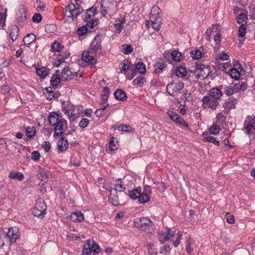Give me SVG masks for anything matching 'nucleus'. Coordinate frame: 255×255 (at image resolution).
<instances>
[{
	"label": "nucleus",
	"instance_id": "obj_25",
	"mask_svg": "<svg viewBox=\"0 0 255 255\" xmlns=\"http://www.w3.org/2000/svg\"><path fill=\"white\" fill-rule=\"evenodd\" d=\"M209 95L211 98L218 100L220 99L223 94L218 88H213L210 91Z\"/></svg>",
	"mask_w": 255,
	"mask_h": 255
},
{
	"label": "nucleus",
	"instance_id": "obj_36",
	"mask_svg": "<svg viewBox=\"0 0 255 255\" xmlns=\"http://www.w3.org/2000/svg\"><path fill=\"white\" fill-rule=\"evenodd\" d=\"M36 72L37 74L42 79L44 78L48 74V71L45 67L37 68Z\"/></svg>",
	"mask_w": 255,
	"mask_h": 255
},
{
	"label": "nucleus",
	"instance_id": "obj_58",
	"mask_svg": "<svg viewBox=\"0 0 255 255\" xmlns=\"http://www.w3.org/2000/svg\"><path fill=\"white\" fill-rule=\"evenodd\" d=\"M215 32L216 34L214 35V40L217 44H219L221 42V34L217 29Z\"/></svg>",
	"mask_w": 255,
	"mask_h": 255
},
{
	"label": "nucleus",
	"instance_id": "obj_22",
	"mask_svg": "<svg viewBox=\"0 0 255 255\" xmlns=\"http://www.w3.org/2000/svg\"><path fill=\"white\" fill-rule=\"evenodd\" d=\"M58 70H56L55 74L51 78L50 83L53 88H57L60 81H62L61 77L58 74Z\"/></svg>",
	"mask_w": 255,
	"mask_h": 255
},
{
	"label": "nucleus",
	"instance_id": "obj_49",
	"mask_svg": "<svg viewBox=\"0 0 255 255\" xmlns=\"http://www.w3.org/2000/svg\"><path fill=\"white\" fill-rule=\"evenodd\" d=\"M118 129L123 131L129 132L132 131V128L130 126L128 125H120L118 127Z\"/></svg>",
	"mask_w": 255,
	"mask_h": 255
},
{
	"label": "nucleus",
	"instance_id": "obj_21",
	"mask_svg": "<svg viewBox=\"0 0 255 255\" xmlns=\"http://www.w3.org/2000/svg\"><path fill=\"white\" fill-rule=\"evenodd\" d=\"M38 178L41 180L39 184L44 185L45 183L48 180V176L47 171L43 169L40 168L38 170Z\"/></svg>",
	"mask_w": 255,
	"mask_h": 255
},
{
	"label": "nucleus",
	"instance_id": "obj_38",
	"mask_svg": "<svg viewBox=\"0 0 255 255\" xmlns=\"http://www.w3.org/2000/svg\"><path fill=\"white\" fill-rule=\"evenodd\" d=\"M91 242L90 240L87 241V243L84 246V249L82 251V255H90L92 253L91 248Z\"/></svg>",
	"mask_w": 255,
	"mask_h": 255
},
{
	"label": "nucleus",
	"instance_id": "obj_60",
	"mask_svg": "<svg viewBox=\"0 0 255 255\" xmlns=\"http://www.w3.org/2000/svg\"><path fill=\"white\" fill-rule=\"evenodd\" d=\"M42 20V16L39 13H35L32 17V21L35 23H39Z\"/></svg>",
	"mask_w": 255,
	"mask_h": 255
},
{
	"label": "nucleus",
	"instance_id": "obj_6",
	"mask_svg": "<svg viewBox=\"0 0 255 255\" xmlns=\"http://www.w3.org/2000/svg\"><path fill=\"white\" fill-rule=\"evenodd\" d=\"M195 65V71L197 70L199 72V74L196 75V77L198 79L207 78L211 72L210 67L209 65L197 62H196Z\"/></svg>",
	"mask_w": 255,
	"mask_h": 255
},
{
	"label": "nucleus",
	"instance_id": "obj_42",
	"mask_svg": "<svg viewBox=\"0 0 255 255\" xmlns=\"http://www.w3.org/2000/svg\"><path fill=\"white\" fill-rule=\"evenodd\" d=\"M110 89L108 87H104L102 94V98L104 102H106L109 97Z\"/></svg>",
	"mask_w": 255,
	"mask_h": 255
},
{
	"label": "nucleus",
	"instance_id": "obj_1",
	"mask_svg": "<svg viewBox=\"0 0 255 255\" xmlns=\"http://www.w3.org/2000/svg\"><path fill=\"white\" fill-rule=\"evenodd\" d=\"M48 122L51 126H54V136L63 134V127L67 122L61 114L55 112L50 113L48 116Z\"/></svg>",
	"mask_w": 255,
	"mask_h": 255
},
{
	"label": "nucleus",
	"instance_id": "obj_62",
	"mask_svg": "<svg viewBox=\"0 0 255 255\" xmlns=\"http://www.w3.org/2000/svg\"><path fill=\"white\" fill-rule=\"evenodd\" d=\"M40 157V154L38 151H33L31 153V158L34 161H37Z\"/></svg>",
	"mask_w": 255,
	"mask_h": 255
},
{
	"label": "nucleus",
	"instance_id": "obj_56",
	"mask_svg": "<svg viewBox=\"0 0 255 255\" xmlns=\"http://www.w3.org/2000/svg\"><path fill=\"white\" fill-rule=\"evenodd\" d=\"M205 139L206 141L212 142L216 145H219V142L218 140H217L214 136H208L205 137Z\"/></svg>",
	"mask_w": 255,
	"mask_h": 255
},
{
	"label": "nucleus",
	"instance_id": "obj_39",
	"mask_svg": "<svg viewBox=\"0 0 255 255\" xmlns=\"http://www.w3.org/2000/svg\"><path fill=\"white\" fill-rule=\"evenodd\" d=\"M171 56L173 60L176 62L180 61L182 57L181 53L177 50L172 51L171 53Z\"/></svg>",
	"mask_w": 255,
	"mask_h": 255
},
{
	"label": "nucleus",
	"instance_id": "obj_27",
	"mask_svg": "<svg viewBox=\"0 0 255 255\" xmlns=\"http://www.w3.org/2000/svg\"><path fill=\"white\" fill-rule=\"evenodd\" d=\"M61 79L62 81H67L72 78V72L68 68H64L61 73Z\"/></svg>",
	"mask_w": 255,
	"mask_h": 255
},
{
	"label": "nucleus",
	"instance_id": "obj_12",
	"mask_svg": "<svg viewBox=\"0 0 255 255\" xmlns=\"http://www.w3.org/2000/svg\"><path fill=\"white\" fill-rule=\"evenodd\" d=\"M237 102V99H235L225 102L223 105V108H224L223 112L228 115L231 109H235Z\"/></svg>",
	"mask_w": 255,
	"mask_h": 255
},
{
	"label": "nucleus",
	"instance_id": "obj_40",
	"mask_svg": "<svg viewBox=\"0 0 255 255\" xmlns=\"http://www.w3.org/2000/svg\"><path fill=\"white\" fill-rule=\"evenodd\" d=\"M63 48V46L57 41H55L51 46V49L53 52H59Z\"/></svg>",
	"mask_w": 255,
	"mask_h": 255
},
{
	"label": "nucleus",
	"instance_id": "obj_8",
	"mask_svg": "<svg viewBox=\"0 0 255 255\" xmlns=\"http://www.w3.org/2000/svg\"><path fill=\"white\" fill-rule=\"evenodd\" d=\"M203 106L205 107L208 106L212 110H215L219 105L218 100L211 98L210 96H204L202 100Z\"/></svg>",
	"mask_w": 255,
	"mask_h": 255
},
{
	"label": "nucleus",
	"instance_id": "obj_57",
	"mask_svg": "<svg viewBox=\"0 0 255 255\" xmlns=\"http://www.w3.org/2000/svg\"><path fill=\"white\" fill-rule=\"evenodd\" d=\"M175 123L178 125H180L182 126H183L185 127H188V124L186 123L185 121L181 118L180 116L177 118V119L176 120Z\"/></svg>",
	"mask_w": 255,
	"mask_h": 255
},
{
	"label": "nucleus",
	"instance_id": "obj_20",
	"mask_svg": "<svg viewBox=\"0 0 255 255\" xmlns=\"http://www.w3.org/2000/svg\"><path fill=\"white\" fill-rule=\"evenodd\" d=\"M125 179L122 181L121 179L116 180V183L115 185V188H112L111 190H115L117 192H119L123 194L124 191L126 189V187L124 185Z\"/></svg>",
	"mask_w": 255,
	"mask_h": 255
},
{
	"label": "nucleus",
	"instance_id": "obj_37",
	"mask_svg": "<svg viewBox=\"0 0 255 255\" xmlns=\"http://www.w3.org/2000/svg\"><path fill=\"white\" fill-rule=\"evenodd\" d=\"M134 69H135L141 74H144L146 71L145 66L143 62H138L134 65Z\"/></svg>",
	"mask_w": 255,
	"mask_h": 255
},
{
	"label": "nucleus",
	"instance_id": "obj_18",
	"mask_svg": "<svg viewBox=\"0 0 255 255\" xmlns=\"http://www.w3.org/2000/svg\"><path fill=\"white\" fill-rule=\"evenodd\" d=\"M244 124L246 133L250 135L251 134H255V126H254V124H252L250 121L247 122V121L246 120Z\"/></svg>",
	"mask_w": 255,
	"mask_h": 255
},
{
	"label": "nucleus",
	"instance_id": "obj_44",
	"mask_svg": "<svg viewBox=\"0 0 255 255\" xmlns=\"http://www.w3.org/2000/svg\"><path fill=\"white\" fill-rule=\"evenodd\" d=\"M236 91L235 87L232 86H228L225 88L224 93L228 96L232 95Z\"/></svg>",
	"mask_w": 255,
	"mask_h": 255
},
{
	"label": "nucleus",
	"instance_id": "obj_32",
	"mask_svg": "<svg viewBox=\"0 0 255 255\" xmlns=\"http://www.w3.org/2000/svg\"><path fill=\"white\" fill-rule=\"evenodd\" d=\"M229 74L232 78L235 80L239 79L241 75L239 70H238L235 67L229 70Z\"/></svg>",
	"mask_w": 255,
	"mask_h": 255
},
{
	"label": "nucleus",
	"instance_id": "obj_10",
	"mask_svg": "<svg viewBox=\"0 0 255 255\" xmlns=\"http://www.w3.org/2000/svg\"><path fill=\"white\" fill-rule=\"evenodd\" d=\"M128 189V192H124L123 195L125 196L128 195L131 199H138L139 202V198L141 196V189L140 187L136 189H133L130 190Z\"/></svg>",
	"mask_w": 255,
	"mask_h": 255
},
{
	"label": "nucleus",
	"instance_id": "obj_19",
	"mask_svg": "<svg viewBox=\"0 0 255 255\" xmlns=\"http://www.w3.org/2000/svg\"><path fill=\"white\" fill-rule=\"evenodd\" d=\"M84 219L83 214L80 211L73 212L70 216V220L74 222H81Z\"/></svg>",
	"mask_w": 255,
	"mask_h": 255
},
{
	"label": "nucleus",
	"instance_id": "obj_48",
	"mask_svg": "<svg viewBox=\"0 0 255 255\" xmlns=\"http://www.w3.org/2000/svg\"><path fill=\"white\" fill-rule=\"evenodd\" d=\"M220 128L217 125L213 124L209 128L210 133L212 134H216L219 133Z\"/></svg>",
	"mask_w": 255,
	"mask_h": 255
},
{
	"label": "nucleus",
	"instance_id": "obj_43",
	"mask_svg": "<svg viewBox=\"0 0 255 255\" xmlns=\"http://www.w3.org/2000/svg\"><path fill=\"white\" fill-rule=\"evenodd\" d=\"M122 48V52L125 54H129L133 51V49L130 45H128L127 44H123Z\"/></svg>",
	"mask_w": 255,
	"mask_h": 255
},
{
	"label": "nucleus",
	"instance_id": "obj_61",
	"mask_svg": "<svg viewBox=\"0 0 255 255\" xmlns=\"http://www.w3.org/2000/svg\"><path fill=\"white\" fill-rule=\"evenodd\" d=\"M109 148L112 151H114L117 149V147L115 143V139L114 137L111 138L109 142Z\"/></svg>",
	"mask_w": 255,
	"mask_h": 255
},
{
	"label": "nucleus",
	"instance_id": "obj_33",
	"mask_svg": "<svg viewBox=\"0 0 255 255\" xmlns=\"http://www.w3.org/2000/svg\"><path fill=\"white\" fill-rule=\"evenodd\" d=\"M175 74L178 77L183 78L187 74V70L185 67L180 66L176 68Z\"/></svg>",
	"mask_w": 255,
	"mask_h": 255
},
{
	"label": "nucleus",
	"instance_id": "obj_52",
	"mask_svg": "<svg viewBox=\"0 0 255 255\" xmlns=\"http://www.w3.org/2000/svg\"><path fill=\"white\" fill-rule=\"evenodd\" d=\"M91 248L92 253L94 254H97L100 252L99 246L95 242H93L92 244H91Z\"/></svg>",
	"mask_w": 255,
	"mask_h": 255
},
{
	"label": "nucleus",
	"instance_id": "obj_30",
	"mask_svg": "<svg viewBox=\"0 0 255 255\" xmlns=\"http://www.w3.org/2000/svg\"><path fill=\"white\" fill-rule=\"evenodd\" d=\"M36 36L32 33L27 34L23 38V41L25 45H29L35 41Z\"/></svg>",
	"mask_w": 255,
	"mask_h": 255
},
{
	"label": "nucleus",
	"instance_id": "obj_50",
	"mask_svg": "<svg viewBox=\"0 0 255 255\" xmlns=\"http://www.w3.org/2000/svg\"><path fill=\"white\" fill-rule=\"evenodd\" d=\"M35 128L34 127H28L26 128V134L28 137H32L35 134Z\"/></svg>",
	"mask_w": 255,
	"mask_h": 255
},
{
	"label": "nucleus",
	"instance_id": "obj_16",
	"mask_svg": "<svg viewBox=\"0 0 255 255\" xmlns=\"http://www.w3.org/2000/svg\"><path fill=\"white\" fill-rule=\"evenodd\" d=\"M109 199L110 202L114 206H118L120 204V199L118 197V192L115 190H111Z\"/></svg>",
	"mask_w": 255,
	"mask_h": 255
},
{
	"label": "nucleus",
	"instance_id": "obj_53",
	"mask_svg": "<svg viewBox=\"0 0 255 255\" xmlns=\"http://www.w3.org/2000/svg\"><path fill=\"white\" fill-rule=\"evenodd\" d=\"M167 114L170 117V119L174 121L175 123L176 122V120L177 119V118L179 117V115L175 113L173 111H168Z\"/></svg>",
	"mask_w": 255,
	"mask_h": 255
},
{
	"label": "nucleus",
	"instance_id": "obj_41",
	"mask_svg": "<svg viewBox=\"0 0 255 255\" xmlns=\"http://www.w3.org/2000/svg\"><path fill=\"white\" fill-rule=\"evenodd\" d=\"M155 71L156 73H159L163 70L165 67V64L162 62H157L154 65Z\"/></svg>",
	"mask_w": 255,
	"mask_h": 255
},
{
	"label": "nucleus",
	"instance_id": "obj_11",
	"mask_svg": "<svg viewBox=\"0 0 255 255\" xmlns=\"http://www.w3.org/2000/svg\"><path fill=\"white\" fill-rule=\"evenodd\" d=\"M151 194L150 186L146 185L144 187L143 192H141V196L139 198L140 203H145L150 200V196Z\"/></svg>",
	"mask_w": 255,
	"mask_h": 255
},
{
	"label": "nucleus",
	"instance_id": "obj_28",
	"mask_svg": "<svg viewBox=\"0 0 255 255\" xmlns=\"http://www.w3.org/2000/svg\"><path fill=\"white\" fill-rule=\"evenodd\" d=\"M114 96L116 99L120 101H125L127 98L126 93L121 89L117 90L114 93Z\"/></svg>",
	"mask_w": 255,
	"mask_h": 255
},
{
	"label": "nucleus",
	"instance_id": "obj_54",
	"mask_svg": "<svg viewBox=\"0 0 255 255\" xmlns=\"http://www.w3.org/2000/svg\"><path fill=\"white\" fill-rule=\"evenodd\" d=\"M250 16L252 19H255V4H252L249 7Z\"/></svg>",
	"mask_w": 255,
	"mask_h": 255
},
{
	"label": "nucleus",
	"instance_id": "obj_26",
	"mask_svg": "<svg viewBox=\"0 0 255 255\" xmlns=\"http://www.w3.org/2000/svg\"><path fill=\"white\" fill-rule=\"evenodd\" d=\"M68 146V141L64 137L61 138L58 142V150L60 152L66 150Z\"/></svg>",
	"mask_w": 255,
	"mask_h": 255
},
{
	"label": "nucleus",
	"instance_id": "obj_59",
	"mask_svg": "<svg viewBox=\"0 0 255 255\" xmlns=\"http://www.w3.org/2000/svg\"><path fill=\"white\" fill-rule=\"evenodd\" d=\"M89 121L86 118L82 119L79 123V127L82 128H84L88 126Z\"/></svg>",
	"mask_w": 255,
	"mask_h": 255
},
{
	"label": "nucleus",
	"instance_id": "obj_29",
	"mask_svg": "<svg viewBox=\"0 0 255 255\" xmlns=\"http://www.w3.org/2000/svg\"><path fill=\"white\" fill-rule=\"evenodd\" d=\"M87 26L90 27L91 28L93 27V23L89 22L87 23L86 26H82L78 28L77 33L79 35L82 36L86 34L88 31V28Z\"/></svg>",
	"mask_w": 255,
	"mask_h": 255
},
{
	"label": "nucleus",
	"instance_id": "obj_7",
	"mask_svg": "<svg viewBox=\"0 0 255 255\" xmlns=\"http://www.w3.org/2000/svg\"><path fill=\"white\" fill-rule=\"evenodd\" d=\"M184 86L182 82L174 83L172 82L168 84L166 87V91L168 94L172 96H176L177 93L181 90Z\"/></svg>",
	"mask_w": 255,
	"mask_h": 255
},
{
	"label": "nucleus",
	"instance_id": "obj_35",
	"mask_svg": "<svg viewBox=\"0 0 255 255\" xmlns=\"http://www.w3.org/2000/svg\"><path fill=\"white\" fill-rule=\"evenodd\" d=\"M9 177L13 179H16L18 181H22L24 179V175L21 172H11L9 173Z\"/></svg>",
	"mask_w": 255,
	"mask_h": 255
},
{
	"label": "nucleus",
	"instance_id": "obj_64",
	"mask_svg": "<svg viewBox=\"0 0 255 255\" xmlns=\"http://www.w3.org/2000/svg\"><path fill=\"white\" fill-rule=\"evenodd\" d=\"M42 147L44 148L45 151L47 152L50 150L51 147L50 143L49 141H45L42 144Z\"/></svg>",
	"mask_w": 255,
	"mask_h": 255
},
{
	"label": "nucleus",
	"instance_id": "obj_55",
	"mask_svg": "<svg viewBox=\"0 0 255 255\" xmlns=\"http://www.w3.org/2000/svg\"><path fill=\"white\" fill-rule=\"evenodd\" d=\"M246 32L245 25H244V24L241 25L239 28L238 36L240 37H243L245 35Z\"/></svg>",
	"mask_w": 255,
	"mask_h": 255
},
{
	"label": "nucleus",
	"instance_id": "obj_13",
	"mask_svg": "<svg viewBox=\"0 0 255 255\" xmlns=\"http://www.w3.org/2000/svg\"><path fill=\"white\" fill-rule=\"evenodd\" d=\"M90 52H91L90 50L88 51L83 52L82 58L84 61L93 66L97 63V60L93 55L90 54Z\"/></svg>",
	"mask_w": 255,
	"mask_h": 255
},
{
	"label": "nucleus",
	"instance_id": "obj_17",
	"mask_svg": "<svg viewBox=\"0 0 255 255\" xmlns=\"http://www.w3.org/2000/svg\"><path fill=\"white\" fill-rule=\"evenodd\" d=\"M120 68H121V73L124 74L127 73V70H132L134 69V65H130V61L128 60L125 59L123 62L120 64Z\"/></svg>",
	"mask_w": 255,
	"mask_h": 255
},
{
	"label": "nucleus",
	"instance_id": "obj_14",
	"mask_svg": "<svg viewBox=\"0 0 255 255\" xmlns=\"http://www.w3.org/2000/svg\"><path fill=\"white\" fill-rule=\"evenodd\" d=\"M96 7L95 6H92L90 8L88 9L84 15H82L83 19L85 21H89L93 19L94 16L95 15L96 11Z\"/></svg>",
	"mask_w": 255,
	"mask_h": 255
},
{
	"label": "nucleus",
	"instance_id": "obj_63",
	"mask_svg": "<svg viewBox=\"0 0 255 255\" xmlns=\"http://www.w3.org/2000/svg\"><path fill=\"white\" fill-rule=\"evenodd\" d=\"M55 25L53 24H47L45 25V30L49 32H52L55 30Z\"/></svg>",
	"mask_w": 255,
	"mask_h": 255
},
{
	"label": "nucleus",
	"instance_id": "obj_15",
	"mask_svg": "<svg viewBox=\"0 0 255 255\" xmlns=\"http://www.w3.org/2000/svg\"><path fill=\"white\" fill-rule=\"evenodd\" d=\"M159 9V7L157 6H153L151 9V13H150V20L151 21V23H157L159 22V23H161V15L160 14L159 12H157L156 13V15L155 16V14L153 13L154 11L157 10Z\"/></svg>",
	"mask_w": 255,
	"mask_h": 255
},
{
	"label": "nucleus",
	"instance_id": "obj_2",
	"mask_svg": "<svg viewBox=\"0 0 255 255\" xmlns=\"http://www.w3.org/2000/svg\"><path fill=\"white\" fill-rule=\"evenodd\" d=\"M134 225L135 227L146 232H150L154 229L152 222L145 217L140 218L138 221L134 222Z\"/></svg>",
	"mask_w": 255,
	"mask_h": 255
},
{
	"label": "nucleus",
	"instance_id": "obj_34",
	"mask_svg": "<svg viewBox=\"0 0 255 255\" xmlns=\"http://www.w3.org/2000/svg\"><path fill=\"white\" fill-rule=\"evenodd\" d=\"M146 78L142 76H139L132 81V84L134 85H138L142 87L146 82Z\"/></svg>",
	"mask_w": 255,
	"mask_h": 255
},
{
	"label": "nucleus",
	"instance_id": "obj_31",
	"mask_svg": "<svg viewBox=\"0 0 255 255\" xmlns=\"http://www.w3.org/2000/svg\"><path fill=\"white\" fill-rule=\"evenodd\" d=\"M248 19V15L244 13L239 14L237 17V22L241 25L244 24V25H246Z\"/></svg>",
	"mask_w": 255,
	"mask_h": 255
},
{
	"label": "nucleus",
	"instance_id": "obj_24",
	"mask_svg": "<svg viewBox=\"0 0 255 255\" xmlns=\"http://www.w3.org/2000/svg\"><path fill=\"white\" fill-rule=\"evenodd\" d=\"M26 11L24 8H21L19 10V12L16 15V20L19 23H22L24 22L27 18L26 17Z\"/></svg>",
	"mask_w": 255,
	"mask_h": 255
},
{
	"label": "nucleus",
	"instance_id": "obj_47",
	"mask_svg": "<svg viewBox=\"0 0 255 255\" xmlns=\"http://www.w3.org/2000/svg\"><path fill=\"white\" fill-rule=\"evenodd\" d=\"M173 237V235L171 234L170 232L169 231H168L167 232V233L166 235H165L163 239H162L161 237H159V241L161 243L164 244V243H165V242L168 241Z\"/></svg>",
	"mask_w": 255,
	"mask_h": 255
},
{
	"label": "nucleus",
	"instance_id": "obj_46",
	"mask_svg": "<svg viewBox=\"0 0 255 255\" xmlns=\"http://www.w3.org/2000/svg\"><path fill=\"white\" fill-rule=\"evenodd\" d=\"M40 205L36 204L35 208L33 210L32 213L34 216L40 217L43 216L45 213L42 212L39 209Z\"/></svg>",
	"mask_w": 255,
	"mask_h": 255
},
{
	"label": "nucleus",
	"instance_id": "obj_5",
	"mask_svg": "<svg viewBox=\"0 0 255 255\" xmlns=\"http://www.w3.org/2000/svg\"><path fill=\"white\" fill-rule=\"evenodd\" d=\"M20 237L19 229L16 227L9 228L8 232L3 236L6 242L9 243V245L16 242V240Z\"/></svg>",
	"mask_w": 255,
	"mask_h": 255
},
{
	"label": "nucleus",
	"instance_id": "obj_51",
	"mask_svg": "<svg viewBox=\"0 0 255 255\" xmlns=\"http://www.w3.org/2000/svg\"><path fill=\"white\" fill-rule=\"evenodd\" d=\"M47 93L45 95L46 99L49 100H51L54 97V94L53 91L52 90L51 87H47L45 88Z\"/></svg>",
	"mask_w": 255,
	"mask_h": 255
},
{
	"label": "nucleus",
	"instance_id": "obj_4",
	"mask_svg": "<svg viewBox=\"0 0 255 255\" xmlns=\"http://www.w3.org/2000/svg\"><path fill=\"white\" fill-rule=\"evenodd\" d=\"M115 3L109 0H102L101 6V13L102 16H106L108 14L111 17L114 13Z\"/></svg>",
	"mask_w": 255,
	"mask_h": 255
},
{
	"label": "nucleus",
	"instance_id": "obj_23",
	"mask_svg": "<svg viewBox=\"0 0 255 255\" xmlns=\"http://www.w3.org/2000/svg\"><path fill=\"white\" fill-rule=\"evenodd\" d=\"M10 33L9 36L12 40V41H15L19 34V30L18 27L15 25H13L10 27Z\"/></svg>",
	"mask_w": 255,
	"mask_h": 255
},
{
	"label": "nucleus",
	"instance_id": "obj_45",
	"mask_svg": "<svg viewBox=\"0 0 255 255\" xmlns=\"http://www.w3.org/2000/svg\"><path fill=\"white\" fill-rule=\"evenodd\" d=\"M191 54L192 58L194 59H199L201 57L202 53L199 50L195 49L193 50H192L191 52Z\"/></svg>",
	"mask_w": 255,
	"mask_h": 255
},
{
	"label": "nucleus",
	"instance_id": "obj_3",
	"mask_svg": "<svg viewBox=\"0 0 255 255\" xmlns=\"http://www.w3.org/2000/svg\"><path fill=\"white\" fill-rule=\"evenodd\" d=\"M66 14L73 19L76 18L78 15L83 11V8L78 4L71 3L65 8Z\"/></svg>",
	"mask_w": 255,
	"mask_h": 255
},
{
	"label": "nucleus",
	"instance_id": "obj_9",
	"mask_svg": "<svg viewBox=\"0 0 255 255\" xmlns=\"http://www.w3.org/2000/svg\"><path fill=\"white\" fill-rule=\"evenodd\" d=\"M101 37L99 35L95 36L94 39L92 41L89 50L91 53H96L98 51L102 50Z\"/></svg>",
	"mask_w": 255,
	"mask_h": 255
}]
</instances>
